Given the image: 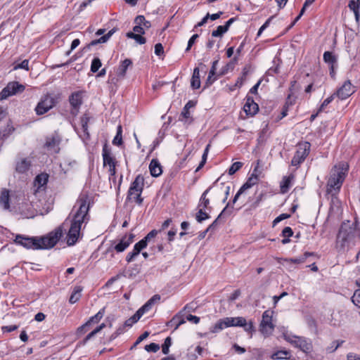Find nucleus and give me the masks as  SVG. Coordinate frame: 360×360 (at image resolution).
<instances>
[{
	"mask_svg": "<svg viewBox=\"0 0 360 360\" xmlns=\"http://www.w3.org/2000/svg\"><path fill=\"white\" fill-rule=\"evenodd\" d=\"M89 200L87 195L82 194L63 226L58 227L55 231L44 236L30 237L17 235L14 240L15 243L26 249L34 250L51 249L56 245L62 237L63 226L66 224H70V229L67 235V243L68 245H75L80 237L82 225L86 224L89 219L88 214Z\"/></svg>",
	"mask_w": 360,
	"mask_h": 360,
	"instance_id": "f257e3e1",
	"label": "nucleus"
},
{
	"mask_svg": "<svg viewBox=\"0 0 360 360\" xmlns=\"http://www.w3.org/2000/svg\"><path fill=\"white\" fill-rule=\"evenodd\" d=\"M357 240H360V222L357 220L342 222L337 236V243L344 248L354 245Z\"/></svg>",
	"mask_w": 360,
	"mask_h": 360,
	"instance_id": "f03ea898",
	"label": "nucleus"
},
{
	"mask_svg": "<svg viewBox=\"0 0 360 360\" xmlns=\"http://www.w3.org/2000/svg\"><path fill=\"white\" fill-rule=\"evenodd\" d=\"M349 165L347 162H341L335 165L331 169L330 177L327 183V192L337 193L346 177Z\"/></svg>",
	"mask_w": 360,
	"mask_h": 360,
	"instance_id": "7ed1b4c3",
	"label": "nucleus"
},
{
	"mask_svg": "<svg viewBox=\"0 0 360 360\" xmlns=\"http://www.w3.org/2000/svg\"><path fill=\"white\" fill-rule=\"evenodd\" d=\"M283 337L284 340L291 345L300 349L305 354H309L313 350L312 342L309 338L288 334L287 333H283Z\"/></svg>",
	"mask_w": 360,
	"mask_h": 360,
	"instance_id": "20e7f679",
	"label": "nucleus"
},
{
	"mask_svg": "<svg viewBox=\"0 0 360 360\" xmlns=\"http://www.w3.org/2000/svg\"><path fill=\"white\" fill-rule=\"evenodd\" d=\"M143 185L144 178L142 175L139 174L129 187L127 199H133L136 203L141 205L143 202V198L141 195L143 188Z\"/></svg>",
	"mask_w": 360,
	"mask_h": 360,
	"instance_id": "39448f33",
	"label": "nucleus"
},
{
	"mask_svg": "<svg viewBox=\"0 0 360 360\" xmlns=\"http://www.w3.org/2000/svg\"><path fill=\"white\" fill-rule=\"evenodd\" d=\"M310 148L311 144L307 141L298 143L297 150L291 160V165L298 167L309 154Z\"/></svg>",
	"mask_w": 360,
	"mask_h": 360,
	"instance_id": "423d86ee",
	"label": "nucleus"
},
{
	"mask_svg": "<svg viewBox=\"0 0 360 360\" xmlns=\"http://www.w3.org/2000/svg\"><path fill=\"white\" fill-rule=\"evenodd\" d=\"M25 87L18 82H11L0 92V100H4L9 96L24 91Z\"/></svg>",
	"mask_w": 360,
	"mask_h": 360,
	"instance_id": "0eeeda50",
	"label": "nucleus"
},
{
	"mask_svg": "<svg viewBox=\"0 0 360 360\" xmlns=\"http://www.w3.org/2000/svg\"><path fill=\"white\" fill-rule=\"evenodd\" d=\"M225 319L227 327H243L245 331L248 333H251L254 329L252 322L250 321L249 323H247L246 319L244 317H226Z\"/></svg>",
	"mask_w": 360,
	"mask_h": 360,
	"instance_id": "6e6552de",
	"label": "nucleus"
},
{
	"mask_svg": "<svg viewBox=\"0 0 360 360\" xmlns=\"http://www.w3.org/2000/svg\"><path fill=\"white\" fill-rule=\"evenodd\" d=\"M55 105L54 98L49 94L44 95L35 108L37 115H41L47 112Z\"/></svg>",
	"mask_w": 360,
	"mask_h": 360,
	"instance_id": "1a4fd4ad",
	"label": "nucleus"
},
{
	"mask_svg": "<svg viewBox=\"0 0 360 360\" xmlns=\"http://www.w3.org/2000/svg\"><path fill=\"white\" fill-rule=\"evenodd\" d=\"M273 311L266 310L262 314V320L260 323V330L263 334L269 335L274 329V325L272 323Z\"/></svg>",
	"mask_w": 360,
	"mask_h": 360,
	"instance_id": "9d476101",
	"label": "nucleus"
},
{
	"mask_svg": "<svg viewBox=\"0 0 360 360\" xmlns=\"http://www.w3.org/2000/svg\"><path fill=\"white\" fill-rule=\"evenodd\" d=\"M354 88L349 80L345 81L338 89L336 95L341 100L346 99L355 91Z\"/></svg>",
	"mask_w": 360,
	"mask_h": 360,
	"instance_id": "9b49d317",
	"label": "nucleus"
},
{
	"mask_svg": "<svg viewBox=\"0 0 360 360\" xmlns=\"http://www.w3.org/2000/svg\"><path fill=\"white\" fill-rule=\"evenodd\" d=\"M258 181V174H252L251 176L248 178V181L240 187V188L234 196L233 202L235 203L242 193H243L246 190L252 187L254 185L257 184Z\"/></svg>",
	"mask_w": 360,
	"mask_h": 360,
	"instance_id": "f8f14e48",
	"label": "nucleus"
},
{
	"mask_svg": "<svg viewBox=\"0 0 360 360\" xmlns=\"http://www.w3.org/2000/svg\"><path fill=\"white\" fill-rule=\"evenodd\" d=\"M104 316V309H101L96 314L91 316L88 321L77 328V334H83L89 330L91 323H97Z\"/></svg>",
	"mask_w": 360,
	"mask_h": 360,
	"instance_id": "ddd939ff",
	"label": "nucleus"
},
{
	"mask_svg": "<svg viewBox=\"0 0 360 360\" xmlns=\"http://www.w3.org/2000/svg\"><path fill=\"white\" fill-rule=\"evenodd\" d=\"M243 110L248 115L253 116L258 112L259 106L252 97L247 95Z\"/></svg>",
	"mask_w": 360,
	"mask_h": 360,
	"instance_id": "4468645a",
	"label": "nucleus"
},
{
	"mask_svg": "<svg viewBox=\"0 0 360 360\" xmlns=\"http://www.w3.org/2000/svg\"><path fill=\"white\" fill-rule=\"evenodd\" d=\"M134 238V235L133 233H129L124 236L119 243L115 245L114 249L117 252H124L133 242Z\"/></svg>",
	"mask_w": 360,
	"mask_h": 360,
	"instance_id": "2eb2a0df",
	"label": "nucleus"
},
{
	"mask_svg": "<svg viewBox=\"0 0 360 360\" xmlns=\"http://www.w3.org/2000/svg\"><path fill=\"white\" fill-rule=\"evenodd\" d=\"M10 191L7 188H2L0 192V207L5 210L10 209Z\"/></svg>",
	"mask_w": 360,
	"mask_h": 360,
	"instance_id": "dca6fc26",
	"label": "nucleus"
},
{
	"mask_svg": "<svg viewBox=\"0 0 360 360\" xmlns=\"http://www.w3.org/2000/svg\"><path fill=\"white\" fill-rule=\"evenodd\" d=\"M160 300V296L159 295H153L148 302L142 306L137 312L142 316L146 312L150 311L152 308V306L159 302Z\"/></svg>",
	"mask_w": 360,
	"mask_h": 360,
	"instance_id": "f3484780",
	"label": "nucleus"
},
{
	"mask_svg": "<svg viewBox=\"0 0 360 360\" xmlns=\"http://www.w3.org/2000/svg\"><path fill=\"white\" fill-rule=\"evenodd\" d=\"M160 300V296L159 295H153L148 302L142 306L137 312L142 316L146 312L150 311L152 308V306L159 302Z\"/></svg>",
	"mask_w": 360,
	"mask_h": 360,
	"instance_id": "a211bd4d",
	"label": "nucleus"
},
{
	"mask_svg": "<svg viewBox=\"0 0 360 360\" xmlns=\"http://www.w3.org/2000/svg\"><path fill=\"white\" fill-rule=\"evenodd\" d=\"M160 300V296L159 295H153L148 302L142 306L137 312L142 316L146 312L150 311L152 308V306L159 302Z\"/></svg>",
	"mask_w": 360,
	"mask_h": 360,
	"instance_id": "6ab92c4d",
	"label": "nucleus"
},
{
	"mask_svg": "<svg viewBox=\"0 0 360 360\" xmlns=\"http://www.w3.org/2000/svg\"><path fill=\"white\" fill-rule=\"evenodd\" d=\"M294 178L295 176L292 174L283 177L282 181L280 183V190L281 193H286L289 191Z\"/></svg>",
	"mask_w": 360,
	"mask_h": 360,
	"instance_id": "aec40b11",
	"label": "nucleus"
},
{
	"mask_svg": "<svg viewBox=\"0 0 360 360\" xmlns=\"http://www.w3.org/2000/svg\"><path fill=\"white\" fill-rule=\"evenodd\" d=\"M150 174L154 177L159 176L162 173V166L158 160L153 159L149 165Z\"/></svg>",
	"mask_w": 360,
	"mask_h": 360,
	"instance_id": "412c9836",
	"label": "nucleus"
},
{
	"mask_svg": "<svg viewBox=\"0 0 360 360\" xmlns=\"http://www.w3.org/2000/svg\"><path fill=\"white\" fill-rule=\"evenodd\" d=\"M102 155L103 159V165L105 166L108 165L110 167L115 164V158L112 156L111 152L108 148L106 145H105L103 148Z\"/></svg>",
	"mask_w": 360,
	"mask_h": 360,
	"instance_id": "4be33fe9",
	"label": "nucleus"
},
{
	"mask_svg": "<svg viewBox=\"0 0 360 360\" xmlns=\"http://www.w3.org/2000/svg\"><path fill=\"white\" fill-rule=\"evenodd\" d=\"M49 180V175L46 173L38 174L34 181V186L37 187V191L46 185Z\"/></svg>",
	"mask_w": 360,
	"mask_h": 360,
	"instance_id": "5701e85b",
	"label": "nucleus"
},
{
	"mask_svg": "<svg viewBox=\"0 0 360 360\" xmlns=\"http://www.w3.org/2000/svg\"><path fill=\"white\" fill-rule=\"evenodd\" d=\"M18 209L25 217L29 218L33 216L32 205L28 202H22L19 204Z\"/></svg>",
	"mask_w": 360,
	"mask_h": 360,
	"instance_id": "b1692460",
	"label": "nucleus"
},
{
	"mask_svg": "<svg viewBox=\"0 0 360 360\" xmlns=\"http://www.w3.org/2000/svg\"><path fill=\"white\" fill-rule=\"evenodd\" d=\"M132 65V62L130 59H125L122 61L121 64L117 68V75L120 78H124L125 77L127 70L129 66Z\"/></svg>",
	"mask_w": 360,
	"mask_h": 360,
	"instance_id": "393cba45",
	"label": "nucleus"
},
{
	"mask_svg": "<svg viewBox=\"0 0 360 360\" xmlns=\"http://www.w3.org/2000/svg\"><path fill=\"white\" fill-rule=\"evenodd\" d=\"M310 255H311V253L307 252L303 255H301L298 257L289 259L286 258L284 259L283 261L286 265H290L292 264H300L304 263L306 261L307 258Z\"/></svg>",
	"mask_w": 360,
	"mask_h": 360,
	"instance_id": "a878e982",
	"label": "nucleus"
},
{
	"mask_svg": "<svg viewBox=\"0 0 360 360\" xmlns=\"http://www.w3.org/2000/svg\"><path fill=\"white\" fill-rule=\"evenodd\" d=\"M212 188V187H209L202 193L198 205V208H202L204 210L210 208V199L207 198V195Z\"/></svg>",
	"mask_w": 360,
	"mask_h": 360,
	"instance_id": "bb28decb",
	"label": "nucleus"
},
{
	"mask_svg": "<svg viewBox=\"0 0 360 360\" xmlns=\"http://www.w3.org/2000/svg\"><path fill=\"white\" fill-rule=\"evenodd\" d=\"M30 165V161L24 158L17 162L15 169L19 173H25L29 169Z\"/></svg>",
	"mask_w": 360,
	"mask_h": 360,
	"instance_id": "cd10ccee",
	"label": "nucleus"
},
{
	"mask_svg": "<svg viewBox=\"0 0 360 360\" xmlns=\"http://www.w3.org/2000/svg\"><path fill=\"white\" fill-rule=\"evenodd\" d=\"M70 103L75 108H79L82 105V95L80 92H75L70 97Z\"/></svg>",
	"mask_w": 360,
	"mask_h": 360,
	"instance_id": "c85d7f7f",
	"label": "nucleus"
},
{
	"mask_svg": "<svg viewBox=\"0 0 360 360\" xmlns=\"http://www.w3.org/2000/svg\"><path fill=\"white\" fill-rule=\"evenodd\" d=\"M179 120L183 122L184 124L186 125H189L192 123L193 120L188 109L184 108H183Z\"/></svg>",
	"mask_w": 360,
	"mask_h": 360,
	"instance_id": "c756f323",
	"label": "nucleus"
},
{
	"mask_svg": "<svg viewBox=\"0 0 360 360\" xmlns=\"http://www.w3.org/2000/svg\"><path fill=\"white\" fill-rule=\"evenodd\" d=\"M323 60L331 65L330 69L332 73L333 72V65L336 63V57L330 51H326L323 53Z\"/></svg>",
	"mask_w": 360,
	"mask_h": 360,
	"instance_id": "7c9ffc66",
	"label": "nucleus"
},
{
	"mask_svg": "<svg viewBox=\"0 0 360 360\" xmlns=\"http://www.w3.org/2000/svg\"><path fill=\"white\" fill-rule=\"evenodd\" d=\"M290 352L287 350H279L273 353L271 356L272 360L289 359Z\"/></svg>",
	"mask_w": 360,
	"mask_h": 360,
	"instance_id": "2f4dec72",
	"label": "nucleus"
},
{
	"mask_svg": "<svg viewBox=\"0 0 360 360\" xmlns=\"http://www.w3.org/2000/svg\"><path fill=\"white\" fill-rule=\"evenodd\" d=\"M114 32H115V30L113 29L110 30L106 34L102 36L99 39L91 41V42L88 45V46L90 47L91 46H94L98 44L105 43L110 39V37L113 34Z\"/></svg>",
	"mask_w": 360,
	"mask_h": 360,
	"instance_id": "473e14b6",
	"label": "nucleus"
},
{
	"mask_svg": "<svg viewBox=\"0 0 360 360\" xmlns=\"http://www.w3.org/2000/svg\"><path fill=\"white\" fill-rule=\"evenodd\" d=\"M228 328L226 326V321L225 318L219 320L210 329V331L213 333H218L221 330Z\"/></svg>",
	"mask_w": 360,
	"mask_h": 360,
	"instance_id": "72a5a7b5",
	"label": "nucleus"
},
{
	"mask_svg": "<svg viewBox=\"0 0 360 360\" xmlns=\"http://www.w3.org/2000/svg\"><path fill=\"white\" fill-rule=\"evenodd\" d=\"M82 291V287H80V286L75 287L74 290H73L72 295H70L69 302L71 304H75V302H77L81 297Z\"/></svg>",
	"mask_w": 360,
	"mask_h": 360,
	"instance_id": "f704fd0d",
	"label": "nucleus"
},
{
	"mask_svg": "<svg viewBox=\"0 0 360 360\" xmlns=\"http://www.w3.org/2000/svg\"><path fill=\"white\" fill-rule=\"evenodd\" d=\"M182 313L183 311H181L177 314H176L171 320V323H175L174 330H176L181 325L186 323V320L184 319V314Z\"/></svg>",
	"mask_w": 360,
	"mask_h": 360,
	"instance_id": "c9c22d12",
	"label": "nucleus"
},
{
	"mask_svg": "<svg viewBox=\"0 0 360 360\" xmlns=\"http://www.w3.org/2000/svg\"><path fill=\"white\" fill-rule=\"evenodd\" d=\"M204 210V209L198 208V211L195 214V219L198 223H202L204 220L210 217V214Z\"/></svg>",
	"mask_w": 360,
	"mask_h": 360,
	"instance_id": "e433bc0d",
	"label": "nucleus"
},
{
	"mask_svg": "<svg viewBox=\"0 0 360 360\" xmlns=\"http://www.w3.org/2000/svg\"><path fill=\"white\" fill-rule=\"evenodd\" d=\"M127 37L130 39H134L139 44H144L146 42V38L141 34L129 32L127 33Z\"/></svg>",
	"mask_w": 360,
	"mask_h": 360,
	"instance_id": "4c0bfd02",
	"label": "nucleus"
},
{
	"mask_svg": "<svg viewBox=\"0 0 360 360\" xmlns=\"http://www.w3.org/2000/svg\"><path fill=\"white\" fill-rule=\"evenodd\" d=\"M135 23L137 25H141L143 28L148 29L150 27L151 24L150 21L146 20L143 15H138L135 18Z\"/></svg>",
	"mask_w": 360,
	"mask_h": 360,
	"instance_id": "58836bf2",
	"label": "nucleus"
},
{
	"mask_svg": "<svg viewBox=\"0 0 360 360\" xmlns=\"http://www.w3.org/2000/svg\"><path fill=\"white\" fill-rule=\"evenodd\" d=\"M105 327V323H101L100 326H97L94 330L89 333L86 338H84V342L89 341L93 337H94L98 333H99L101 330H103Z\"/></svg>",
	"mask_w": 360,
	"mask_h": 360,
	"instance_id": "ea45409f",
	"label": "nucleus"
},
{
	"mask_svg": "<svg viewBox=\"0 0 360 360\" xmlns=\"http://www.w3.org/2000/svg\"><path fill=\"white\" fill-rule=\"evenodd\" d=\"M141 317L140 314L136 311L131 317L125 321L124 325L127 327H131L133 324L136 323Z\"/></svg>",
	"mask_w": 360,
	"mask_h": 360,
	"instance_id": "a19ab883",
	"label": "nucleus"
},
{
	"mask_svg": "<svg viewBox=\"0 0 360 360\" xmlns=\"http://www.w3.org/2000/svg\"><path fill=\"white\" fill-rule=\"evenodd\" d=\"M101 65V60L98 58H94L91 62V71L94 73L98 72Z\"/></svg>",
	"mask_w": 360,
	"mask_h": 360,
	"instance_id": "79ce46f5",
	"label": "nucleus"
},
{
	"mask_svg": "<svg viewBox=\"0 0 360 360\" xmlns=\"http://www.w3.org/2000/svg\"><path fill=\"white\" fill-rule=\"evenodd\" d=\"M226 32L227 30H226V27L223 25H219L215 30L212 31V36L214 37H221Z\"/></svg>",
	"mask_w": 360,
	"mask_h": 360,
	"instance_id": "37998d69",
	"label": "nucleus"
},
{
	"mask_svg": "<svg viewBox=\"0 0 360 360\" xmlns=\"http://www.w3.org/2000/svg\"><path fill=\"white\" fill-rule=\"evenodd\" d=\"M89 121V117L86 115H83L80 120V123H81L82 130H83L84 133H85L87 135L89 134H88Z\"/></svg>",
	"mask_w": 360,
	"mask_h": 360,
	"instance_id": "c03bdc74",
	"label": "nucleus"
},
{
	"mask_svg": "<svg viewBox=\"0 0 360 360\" xmlns=\"http://www.w3.org/2000/svg\"><path fill=\"white\" fill-rule=\"evenodd\" d=\"M243 166V163L240 162H236L231 165L229 169V174L233 175L237 171H238Z\"/></svg>",
	"mask_w": 360,
	"mask_h": 360,
	"instance_id": "a18cd8bd",
	"label": "nucleus"
},
{
	"mask_svg": "<svg viewBox=\"0 0 360 360\" xmlns=\"http://www.w3.org/2000/svg\"><path fill=\"white\" fill-rule=\"evenodd\" d=\"M172 345V339L169 337L165 338L164 344L162 346V352L165 354L169 353V348Z\"/></svg>",
	"mask_w": 360,
	"mask_h": 360,
	"instance_id": "49530a36",
	"label": "nucleus"
},
{
	"mask_svg": "<svg viewBox=\"0 0 360 360\" xmlns=\"http://www.w3.org/2000/svg\"><path fill=\"white\" fill-rule=\"evenodd\" d=\"M343 342V341H333L332 343H331V345L328 347L326 348V352L328 353H333L334 352L340 345Z\"/></svg>",
	"mask_w": 360,
	"mask_h": 360,
	"instance_id": "de8ad7c7",
	"label": "nucleus"
},
{
	"mask_svg": "<svg viewBox=\"0 0 360 360\" xmlns=\"http://www.w3.org/2000/svg\"><path fill=\"white\" fill-rule=\"evenodd\" d=\"M148 242L146 240H145L144 238H143L142 240H141L140 241H139L138 243H136L134 248H135V250H138L139 252H141V251L144 249L145 248H146V246L148 245Z\"/></svg>",
	"mask_w": 360,
	"mask_h": 360,
	"instance_id": "09e8293b",
	"label": "nucleus"
},
{
	"mask_svg": "<svg viewBox=\"0 0 360 360\" xmlns=\"http://www.w3.org/2000/svg\"><path fill=\"white\" fill-rule=\"evenodd\" d=\"M352 302L359 308H360V290H356L352 297Z\"/></svg>",
	"mask_w": 360,
	"mask_h": 360,
	"instance_id": "8fccbe9b",
	"label": "nucleus"
},
{
	"mask_svg": "<svg viewBox=\"0 0 360 360\" xmlns=\"http://www.w3.org/2000/svg\"><path fill=\"white\" fill-rule=\"evenodd\" d=\"M247 74H248V72L245 70V69H244L243 75L240 77L238 78V79L235 84V86L240 88L243 84L244 82L246 79Z\"/></svg>",
	"mask_w": 360,
	"mask_h": 360,
	"instance_id": "3c124183",
	"label": "nucleus"
},
{
	"mask_svg": "<svg viewBox=\"0 0 360 360\" xmlns=\"http://www.w3.org/2000/svg\"><path fill=\"white\" fill-rule=\"evenodd\" d=\"M59 144V140L56 137H51L48 139L46 142V146L48 148H52Z\"/></svg>",
	"mask_w": 360,
	"mask_h": 360,
	"instance_id": "603ef678",
	"label": "nucleus"
},
{
	"mask_svg": "<svg viewBox=\"0 0 360 360\" xmlns=\"http://www.w3.org/2000/svg\"><path fill=\"white\" fill-rule=\"evenodd\" d=\"M139 252L138 250H135V248H133V250L129 252L126 257V261L129 263L131 262L134 258L139 255Z\"/></svg>",
	"mask_w": 360,
	"mask_h": 360,
	"instance_id": "864d4df0",
	"label": "nucleus"
},
{
	"mask_svg": "<svg viewBox=\"0 0 360 360\" xmlns=\"http://www.w3.org/2000/svg\"><path fill=\"white\" fill-rule=\"evenodd\" d=\"M160 346L156 343H150L149 345H146L145 349L147 352H156L159 350Z\"/></svg>",
	"mask_w": 360,
	"mask_h": 360,
	"instance_id": "5fc2aeb1",
	"label": "nucleus"
},
{
	"mask_svg": "<svg viewBox=\"0 0 360 360\" xmlns=\"http://www.w3.org/2000/svg\"><path fill=\"white\" fill-rule=\"evenodd\" d=\"M161 230H160V231ZM159 231L157 230H152L150 231L143 238L145 240H146L148 243H149L152 239L155 238V236L158 235Z\"/></svg>",
	"mask_w": 360,
	"mask_h": 360,
	"instance_id": "6e6d98bb",
	"label": "nucleus"
},
{
	"mask_svg": "<svg viewBox=\"0 0 360 360\" xmlns=\"http://www.w3.org/2000/svg\"><path fill=\"white\" fill-rule=\"evenodd\" d=\"M333 98H334V95H332L330 96H329L328 98H327L326 99H325L323 101V102L322 103V104L321 105L319 109V111L318 112H321L322 110H323V109L329 104L332 102V101L333 100Z\"/></svg>",
	"mask_w": 360,
	"mask_h": 360,
	"instance_id": "4d7b16f0",
	"label": "nucleus"
},
{
	"mask_svg": "<svg viewBox=\"0 0 360 360\" xmlns=\"http://www.w3.org/2000/svg\"><path fill=\"white\" fill-rule=\"evenodd\" d=\"M349 8L350 10H357L360 7V0H349Z\"/></svg>",
	"mask_w": 360,
	"mask_h": 360,
	"instance_id": "13d9d810",
	"label": "nucleus"
},
{
	"mask_svg": "<svg viewBox=\"0 0 360 360\" xmlns=\"http://www.w3.org/2000/svg\"><path fill=\"white\" fill-rule=\"evenodd\" d=\"M17 69H24L25 70H29V60H24L20 64L15 65L14 67V70H17Z\"/></svg>",
	"mask_w": 360,
	"mask_h": 360,
	"instance_id": "bf43d9fd",
	"label": "nucleus"
},
{
	"mask_svg": "<svg viewBox=\"0 0 360 360\" xmlns=\"http://www.w3.org/2000/svg\"><path fill=\"white\" fill-rule=\"evenodd\" d=\"M155 53L158 56H160L164 53V48L162 44L158 43L155 45Z\"/></svg>",
	"mask_w": 360,
	"mask_h": 360,
	"instance_id": "052dcab7",
	"label": "nucleus"
},
{
	"mask_svg": "<svg viewBox=\"0 0 360 360\" xmlns=\"http://www.w3.org/2000/svg\"><path fill=\"white\" fill-rule=\"evenodd\" d=\"M198 37L199 36L198 34H195L190 38L188 42V46L186 49V51H188L191 49V46L193 45V44L195 43V40L198 38Z\"/></svg>",
	"mask_w": 360,
	"mask_h": 360,
	"instance_id": "680f3d73",
	"label": "nucleus"
},
{
	"mask_svg": "<svg viewBox=\"0 0 360 360\" xmlns=\"http://www.w3.org/2000/svg\"><path fill=\"white\" fill-rule=\"evenodd\" d=\"M293 234V231L292 230V229L289 226H286L283 229V230L282 231V236L284 237V238H289L290 236H292Z\"/></svg>",
	"mask_w": 360,
	"mask_h": 360,
	"instance_id": "e2e57ef3",
	"label": "nucleus"
},
{
	"mask_svg": "<svg viewBox=\"0 0 360 360\" xmlns=\"http://www.w3.org/2000/svg\"><path fill=\"white\" fill-rule=\"evenodd\" d=\"M79 44H80V41L79 39H74L71 44L70 50L67 51L65 53L66 56H69L70 54V53L79 45Z\"/></svg>",
	"mask_w": 360,
	"mask_h": 360,
	"instance_id": "0e129e2a",
	"label": "nucleus"
},
{
	"mask_svg": "<svg viewBox=\"0 0 360 360\" xmlns=\"http://www.w3.org/2000/svg\"><path fill=\"white\" fill-rule=\"evenodd\" d=\"M18 328V326L16 325H11V326H3L1 330L4 333H11L12 331H14Z\"/></svg>",
	"mask_w": 360,
	"mask_h": 360,
	"instance_id": "69168bd1",
	"label": "nucleus"
},
{
	"mask_svg": "<svg viewBox=\"0 0 360 360\" xmlns=\"http://www.w3.org/2000/svg\"><path fill=\"white\" fill-rule=\"evenodd\" d=\"M134 33L138 34H144L145 30L143 27H142L141 25H137L134 27L133 28Z\"/></svg>",
	"mask_w": 360,
	"mask_h": 360,
	"instance_id": "338daca9",
	"label": "nucleus"
},
{
	"mask_svg": "<svg viewBox=\"0 0 360 360\" xmlns=\"http://www.w3.org/2000/svg\"><path fill=\"white\" fill-rule=\"evenodd\" d=\"M347 360H360V356L355 353L350 352L347 355Z\"/></svg>",
	"mask_w": 360,
	"mask_h": 360,
	"instance_id": "774afa93",
	"label": "nucleus"
}]
</instances>
